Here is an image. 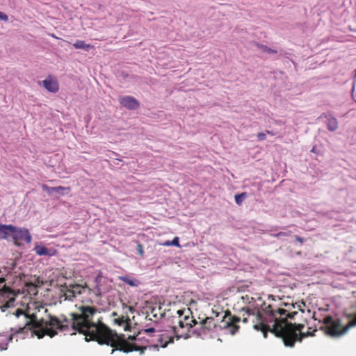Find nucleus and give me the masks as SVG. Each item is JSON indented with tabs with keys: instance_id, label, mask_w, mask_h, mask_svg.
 I'll return each instance as SVG.
<instances>
[{
	"instance_id": "nucleus-1",
	"label": "nucleus",
	"mask_w": 356,
	"mask_h": 356,
	"mask_svg": "<svg viewBox=\"0 0 356 356\" xmlns=\"http://www.w3.org/2000/svg\"><path fill=\"white\" fill-rule=\"evenodd\" d=\"M21 308H17L13 313L17 319L22 318V323H19L17 329H15L14 333L8 337V341H12L15 334L21 333L24 329H33L35 334L38 338H42L44 335L51 337L56 334V330L65 331L71 327L74 330L85 335L87 341H96L99 344H106L115 348L112 350V353L115 350L129 353L132 351H140L143 353L148 346L149 341H145L144 343L138 344L140 340L139 336L142 332L136 336L133 337L134 342H129L124 338V335H118L115 331L111 330L100 318L97 322L93 321L95 314L100 313L99 309L95 306L81 305L78 307L76 313L70 314L72 319L70 320L65 316L58 318L55 316L49 315L48 319H38L35 314H30L29 303H22ZM155 332L153 327L145 329L143 333L147 335Z\"/></svg>"
},
{
	"instance_id": "nucleus-2",
	"label": "nucleus",
	"mask_w": 356,
	"mask_h": 356,
	"mask_svg": "<svg viewBox=\"0 0 356 356\" xmlns=\"http://www.w3.org/2000/svg\"><path fill=\"white\" fill-rule=\"evenodd\" d=\"M305 306V304L301 302L300 303L296 302V304L281 302L279 308H274L271 306L268 307V312L271 313V319L273 320V323L269 332L275 334L276 337L281 338L284 345L288 330H293V332L296 334H301L303 333L302 330L305 327L303 323H293L289 321V320L294 321L296 319L295 316L298 314L296 311L291 312V308L298 309L303 314L305 310L302 307Z\"/></svg>"
},
{
	"instance_id": "nucleus-3",
	"label": "nucleus",
	"mask_w": 356,
	"mask_h": 356,
	"mask_svg": "<svg viewBox=\"0 0 356 356\" xmlns=\"http://www.w3.org/2000/svg\"><path fill=\"white\" fill-rule=\"evenodd\" d=\"M12 275L8 273L6 277H0V309L5 312L10 308L17 305L16 303L18 296L21 293L31 295L36 293V286L31 282L23 281L24 273L15 275V280H10Z\"/></svg>"
},
{
	"instance_id": "nucleus-4",
	"label": "nucleus",
	"mask_w": 356,
	"mask_h": 356,
	"mask_svg": "<svg viewBox=\"0 0 356 356\" xmlns=\"http://www.w3.org/2000/svg\"><path fill=\"white\" fill-rule=\"evenodd\" d=\"M244 302H248V306L242 308V311H244L245 314L249 316L250 315L255 316L257 321H259V323L254 325V328L256 330L261 331L264 337H266L267 332H269L271 326L268 325V323H273V320L271 319V313L268 312V307L271 306L274 308H279V306L266 303L259 297L257 299L253 297H250L248 295H245L242 297Z\"/></svg>"
},
{
	"instance_id": "nucleus-5",
	"label": "nucleus",
	"mask_w": 356,
	"mask_h": 356,
	"mask_svg": "<svg viewBox=\"0 0 356 356\" xmlns=\"http://www.w3.org/2000/svg\"><path fill=\"white\" fill-rule=\"evenodd\" d=\"M189 311L188 309L187 312L185 310H178L177 312L178 316L175 317L174 325L172 326V331L177 339L189 338L191 337L190 330L193 325L197 324L193 316H190Z\"/></svg>"
},
{
	"instance_id": "nucleus-6",
	"label": "nucleus",
	"mask_w": 356,
	"mask_h": 356,
	"mask_svg": "<svg viewBox=\"0 0 356 356\" xmlns=\"http://www.w3.org/2000/svg\"><path fill=\"white\" fill-rule=\"evenodd\" d=\"M322 322L323 326L321 329L325 331L326 334L333 337H340L344 334L350 327L356 325V314L346 325H343L339 318H334L331 316H325Z\"/></svg>"
},
{
	"instance_id": "nucleus-7",
	"label": "nucleus",
	"mask_w": 356,
	"mask_h": 356,
	"mask_svg": "<svg viewBox=\"0 0 356 356\" xmlns=\"http://www.w3.org/2000/svg\"><path fill=\"white\" fill-rule=\"evenodd\" d=\"M31 240V235L27 229L13 225V230L10 234V241H13L14 245H22L19 241L26 242L27 244H29Z\"/></svg>"
},
{
	"instance_id": "nucleus-8",
	"label": "nucleus",
	"mask_w": 356,
	"mask_h": 356,
	"mask_svg": "<svg viewBox=\"0 0 356 356\" xmlns=\"http://www.w3.org/2000/svg\"><path fill=\"white\" fill-rule=\"evenodd\" d=\"M216 323L212 317H207L200 322L199 326L193 330V332L200 337H204L216 327Z\"/></svg>"
},
{
	"instance_id": "nucleus-9",
	"label": "nucleus",
	"mask_w": 356,
	"mask_h": 356,
	"mask_svg": "<svg viewBox=\"0 0 356 356\" xmlns=\"http://www.w3.org/2000/svg\"><path fill=\"white\" fill-rule=\"evenodd\" d=\"M240 318L232 316L231 312L227 311L225 312V315L222 318V328H228L229 329V332L232 334H234L236 333L239 329V326L238 325V323L240 321Z\"/></svg>"
},
{
	"instance_id": "nucleus-10",
	"label": "nucleus",
	"mask_w": 356,
	"mask_h": 356,
	"mask_svg": "<svg viewBox=\"0 0 356 356\" xmlns=\"http://www.w3.org/2000/svg\"><path fill=\"white\" fill-rule=\"evenodd\" d=\"M316 330L312 332L307 331L301 334H296L293 330H288L286 332L287 337L285 339V346L288 347H293L296 341H302V340L307 337L314 336Z\"/></svg>"
},
{
	"instance_id": "nucleus-11",
	"label": "nucleus",
	"mask_w": 356,
	"mask_h": 356,
	"mask_svg": "<svg viewBox=\"0 0 356 356\" xmlns=\"http://www.w3.org/2000/svg\"><path fill=\"white\" fill-rule=\"evenodd\" d=\"M175 337V335L173 333L172 329L170 331H165L155 335L158 342L156 346H159L162 348L166 347L168 344L173 343Z\"/></svg>"
},
{
	"instance_id": "nucleus-12",
	"label": "nucleus",
	"mask_w": 356,
	"mask_h": 356,
	"mask_svg": "<svg viewBox=\"0 0 356 356\" xmlns=\"http://www.w3.org/2000/svg\"><path fill=\"white\" fill-rule=\"evenodd\" d=\"M120 104L128 110L134 111L140 107V102L134 97L127 95L120 97Z\"/></svg>"
},
{
	"instance_id": "nucleus-13",
	"label": "nucleus",
	"mask_w": 356,
	"mask_h": 356,
	"mask_svg": "<svg viewBox=\"0 0 356 356\" xmlns=\"http://www.w3.org/2000/svg\"><path fill=\"white\" fill-rule=\"evenodd\" d=\"M42 190L48 193L49 195L55 197H59L60 195H63L65 193H67L70 192V187H63L61 186H56V187H51L47 185L43 184L42 185Z\"/></svg>"
},
{
	"instance_id": "nucleus-14",
	"label": "nucleus",
	"mask_w": 356,
	"mask_h": 356,
	"mask_svg": "<svg viewBox=\"0 0 356 356\" xmlns=\"http://www.w3.org/2000/svg\"><path fill=\"white\" fill-rule=\"evenodd\" d=\"M325 118L327 120L326 121V125L327 128L330 131H335L338 129V121L334 118L331 113L330 112H325L323 113L318 118Z\"/></svg>"
},
{
	"instance_id": "nucleus-15",
	"label": "nucleus",
	"mask_w": 356,
	"mask_h": 356,
	"mask_svg": "<svg viewBox=\"0 0 356 356\" xmlns=\"http://www.w3.org/2000/svg\"><path fill=\"white\" fill-rule=\"evenodd\" d=\"M42 86L49 92L55 93L58 91L59 86L57 80L52 79L51 76H48L46 79L42 81Z\"/></svg>"
},
{
	"instance_id": "nucleus-16",
	"label": "nucleus",
	"mask_w": 356,
	"mask_h": 356,
	"mask_svg": "<svg viewBox=\"0 0 356 356\" xmlns=\"http://www.w3.org/2000/svg\"><path fill=\"white\" fill-rule=\"evenodd\" d=\"M277 237L279 238L283 239L284 237H286V241L289 243H295L296 242H300L302 243L304 242V239L300 238L296 235L292 234L291 232H282L277 234Z\"/></svg>"
},
{
	"instance_id": "nucleus-17",
	"label": "nucleus",
	"mask_w": 356,
	"mask_h": 356,
	"mask_svg": "<svg viewBox=\"0 0 356 356\" xmlns=\"http://www.w3.org/2000/svg\"><path fill=\"white\" fill-rule=\"evenodd\" d=\"M115 324L122 326L124 330L128 331L131 328V320L128 316H120L113 319Z\"/></svg>"
},
{
	"instance_id": "nucleus-18",
	"label": "nucleus",
	"mask_w": 356,
	"mask_h": 356,
	"mask_svg": "<svg viewBox=\"0 0 356 356\" xmlns=\"http://www.w3.org/2000/svg\"><path fill=\"white\" fill-rule=\"evenodd\" d=\"M13 230V225L0 224V238H5L10 241V234Z\"/></svg>"
},
{
	"instance_id": "nucleus-19",
	"label": "nucleus",
	"mask_w": 356,
	"mask_h": 356,
	"mask_svg": "<svg viewBox=\"0 0 356 356\" xmlns=\"http://www.w3.org/2000/svg\"><path fill=\"white\" fill-rule=\"evenodd\" d=\"M34 250L38 255L52 256L56 253V250L48 249L46 246H35Z\"/></svg>"
},
{
	"instance_id": "nucleus-20",
	"label": "nucleus",
	"mask_w": 356,
	"mask_h": 356,
	"mask_svg": "<svg viewBox=\"0 0 356 356\" xmlns=\"http://www.w3.org/2000/svg\"><path fill=\"white\" fill-rule=\"evenodd\" d=\"M119 279L131 286H138L140 284L139 280L129 276H120Z\"/></svg>"
},
{
	"instance_id": "nucleus-21",
	"label": "nucleus",
	"mask_w": 356,
	"mask_h": 356,
	"mask_svg": "<svg viewBox=\"0 0 356 356\" xmlns=\"http://www.w3.org/2000/svg\"><path fill=\"white\" fill-rule=\"evenodd\" d=\"M73 46L75 49H82L86 51H88L90 49L93 47V46L86 44L83 40H76L75 43L73 44Z\"/></svg>"
},
{
	"instance_id": "nucleus-22",
	"label": "nucleus",
	"mask_w": 356,
	"mask_h": 356,
	"mask_svg": "<svg viewBox=\"0 0 356 356\" xmlns=\"http://www.w3.org/2000/svg\"><path fill=\"white\" fill-rule=\"evenodd\" d=\"M72 290L75 294V297L77 294H81L82 293H84L86 290H90V289L86 285V286H81L79 284H76L72 286Z\"/></svg>"
},
{
	"instance_id": "nucleus-23",
	"label": "nucleus",
	"mask_w": 356,
	"mask_h": 356,
	"mask_svg": "<svg viewBox=\"0 0 356 356\" xmlns=\"http://www.w3.org/2000/svg\"><path fill=\"white\" fill-rule=\"evenodd\" d=\"M256 46L259 47L263 52H266L268 54H276L277 51L274 50L266 45L261 44L257 42L255 43Z\"/></svg>"
},
{
	"instance_id": "nucleus-24",
	"label": "nucleus",
	"mask_w": 356,
	"mask_h": 356,
	"mask_svg": "<svg viewBox=\"0 0 356 356\" xmlns=\"http://www.w3.org/2000/svg\"><path fill=\"white\" fill-rule=\"evenodd\" d=\"M246 197H247V193L245 192L236 194L234 196L236 203L238 205H241Z\"/></svg>"
},
{
	"instance_id": "nucleus-25",
	"label": "nucleus",
	"mask_w": 356,
	"mask_h": 356,
	"mask_svg": "<svg viewBox=\"0 0 356 356\" xmlns=\"http://www.w3.org/2000/svg\"><path fill=\"white\" fill-rule=\"evenodd\" d=\"M64 296L65 297V299L68 300H72L73 298H75V294L72 289L66 290V291L64 293Z\"/></svg>"
},
{
	"instance_id": "nucleus-26",
	"label": "nucleus",
	"mask_w": 356,
	"mask_h": 356,
	"mask_svg": "<svg viewBox=\"0 0 356 356\" xmlns=\"http://www.w3.org/2000/svg\"><path fill=\"white\" fill-rule=\"evenodd\" d=\"M266 134L262 133V132L259 133V134H257V138H258V140H260V141H261V140H264L266 139Z\"/></svg>"
},
{
	"instance_id": "nucleus-27",
	"label": "nucleus",
	"mask_w": 356,
	"mask_h": 356,
	"mask_svg": "<svg viewBox=\"0 0 356 356\" xmlns=\"http://www.w3.org/2000/svg\"><path fill=\"white\" fill-rule=\"evenodd\" d=\"M8 19V15L0 11V19L3 21H7Z\"/></svg>"
},
{
	"instance_id": "nucleus-28",
	"label": "nucleus",
	"mask_w": 356,
	"mask_h": 356,
	"mask_svg": "<svg viewBox=\"0 0 356 356\" xmlns=\"http://www.w3.org/2000/svg\"><path fill=\"white\" fill-rule=\"evenodd\" d=\"M172 245H179V238L175 236L172 241Z\"/></svg>"
},
{
	"instance_id": "nucleus-29",
	"label": "nucleus",
	"mask_w": 356,
	"mask_h": 356,
	"mask_svg": "<svg viewBox=\"0 0 356 356\" xmlns=\"http://www.w3.org/2000/svg\"><path fill=\"white\" fill-rule=\"evenodd\" d=\"M136 250H137L138 254L140 257H143V246H137Z\"/></svg>"
},
{
	"instance_id": "nucleus-30",
	"label": "nucleus",
	"mask_w": 356,
	"mask_h": 356,
	"mask_svg": "<svg viewBox=\"0 0 356 356\" xmlns=\"http://www.w3.org/2000/svg\"><path fill=\"white\" fill-rule=\"evenodd\" d=\"M311 152L317 154H320V149L318 148L316 145L313 146Z\"/></svg>"
},
{
	"instance_id": "nucleus-31",
	"label": "nucleus",
	"mask_w": 356,
	"mask_h": 356,
	"mask_svg": "<svg viewBox=\"0 0 356 356\" xmlns=\"http://www.w3.org/2000/svg\"><path fill=\"white\" fill-rule=\"evenodd\" d=\"M159 245H172V241L170 240H167L163 243H160Z\"/></svg>"
},
{
	"instance_id": "nucleus-32",
	"label": "nucleus",
	"mask_w": 356,
	"mask_h": 356,
	"mask_svg": "<svg viewBox=\"0 0 356 356\" xmlns=\"http://www.w3.org/2000/svg\"><path fill=\"white\" fill-rule=\"evenodd\" d=\"M96 290H97V291L95 292V293L97 295L99 296L100 295V289L99 287H97Z\"/></svg>"
},
{
	"instance_id": "nucleus-33",
	"label": "nucleus",
	"mask_w": 356,
	"mask_h": 356,
	"mask_svg": "<svg viewBox=\"0 0 356 356\" xmlns=\"http://www.w3.org/2000/svg\"><path fill=\"white\" fill-rule=\"evenodd\" d=\"M244 316H245V314H243V322L247 323L248 322V318L245 317Z\"/></svg>"
},
{
	"instance_id": "nucleus-34",
	"label": "nucleus",
	"mask_w": 356,
	"mask_h": 356,
	"mask_svg": "<svg viewBox=\"0 0 356 356\" xmlns=\"http://www.w3.org/2000/svg\"><path fill=\"white\" fill-rule=\"evenodd\" d=\"M268 299H269V300H270V299H271L272 300H274V301L275 300V298H274V296H272V295H269V296H268Z\"/></svg>"
},
{
	"instance_id": "nucleus-35",
	"label": "nucleus",
	"mask_w": 356,
	"mask_h": 356,
	"mask_svg": "<svg viewBox=\"0 0 356 356\" xmlns=\"http://www.w3.org/2000/svg\"><path fill=\"white\" fill-rule=\"evenodd\" d=\"M112 316H118V314H117V313H116V312H113V313H112Z\"/></svg>"
},
{
	"instance_id": "nucleus-36",
	"label": "nucleus",
	"mask_w": 356,
	"mask_h": 356,
	"mask_svg": "<svg viewBox=\"0 0 356 356\" xmlns=\"http://www.w3.org/2000/svg\"><path fill=\"white\" fill-rule=\"evenodd\" d=\"M266 132H267V134H271L272 136H273V134L271 131H266Z\"/></svg>"
},
{
	"instance_id": "nucleus-37",
	"label": "nucleus",
	"mask_w": 356,
	"mask_h": 356,
	"mask_svg": "<svg viewBox=\"0 0 356 356\" xmlns=\"http://www.w3.org/2000/svg\"><path fill=\"white\" fill-rule=\"evenodd\" d=\"M24 298H25V300H30V298H26L25 296Z\"/></svg>"
},
{
	"instance_id": "nucleus-38",
	"label": "nucleus",
	"mask_w": 356,
	"mask_h": 356,
	"mask_svg": "<svg viewBox=\"0 0 356 356\" xmlns=\"http://www.w3.org/2000/svg\"><path fill=\"white\" fill-rule=\"evenodd\" d=\"M313 318H314V319H316V318H315V314H314Z\"/></svg>"
},
{
	"instance_id": "nucleus-39",
	"label": "nucleus",
	"mask_w": 356,
	"mask_h": 356,
	"mask_svg": "<svg viewBox=\"0 0 356 356\" xmlns=\"http://www.w3.org/2000/svg\"><path fill=\"white\" fill-rule=\"evenodd\" d=\"M355 76H356V70H355Z\"/></svg>"
}]
</instances>
